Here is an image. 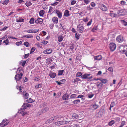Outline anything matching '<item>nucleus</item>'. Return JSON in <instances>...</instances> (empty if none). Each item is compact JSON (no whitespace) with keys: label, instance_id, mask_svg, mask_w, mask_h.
<instances>
[{"label":"nucleus","instance_id":"obj_51","mask_svg":"<svg viewBox=\"0 0 127 127\" xmlns=\"http://www.w3.org/2000/svg\"><path fill=\"white\" fill-rule=\"evenodd\" d=\"M53 10V7L52 6H50L48 12V13L51 12Z\"/></svg>","mask_w":127,"mask_h":127},{"label":"nucleus","instance_id":"obj_16","mask_svg":"<svg viewBox=\"0 0 127 127\" xmlns=\"http://www.w3.org/2000/svg\"><path fill=\"white\" fill-rule=\"evenodd\" d=\"M69 97V95L68 94H65L63 96L62 98L64 100H67Z\"/></svg>","mask_w":127,"mask_h":127},{"label":"nucleus","instance_id":"obj_41","mask_svg":"<svg viewBox=\"0 0 127 127\" xmlns=\"http://www.w3.org/2000/svg\"><path fill=\"white\" fill-rule=\"evenodd\" d=\"M62 122V125H64L65 124L68 123L69 122V121H61Z\"/></svg>","mask_w":127,"mask_h":127},{"label":"nucleus","instance_id":"obj_7","mask_svg":"<svg viewBox=\"0 0 127 127\" xmlns=\"http://www.w3.org/2000/svg\"><path fill=\"white\" fill-rule=\"evenodd\" d=\"M123 37L121 35L118 36L116 38V41L119 43H121L124 41Z\"/></svg>","mask_w":127,"mask_h":127},{"label":"nucleus","instance_id":"obj_28","mask_svg":"<svg viewBox=\"0 0 127 127\" xmlns=\"http://www.w3.org/2000/svg\"><path fill=\"white\" fill-rule=\"evenodd\" d=\"M121 23L123 25L125 26H126L127 25V22H126L124 20H122L120 21Z\"/></svg>","mask_w":127,"mask_h":127},{"label":"nucleus","instance_id":"obj_25","mask_svg":"<svg viewBox=\"0 0 127 127\" xmlns=\"http://www.w3.org/2000/svg\"><path fill=\"white\" fill-rule=\"evenodd\" d=\"M115 103L114 102H112L110 104V106L109 108L110 110L111 111V108L113 107L115 105Z\"/></svg>","mask_w":127,"mask_h":127},{"label":"nucleus","instance_id":"obj_4","mask_svg":"<svg viewBox=\"0 0 127 127\" xmlns=\"http://www.w3.org/2000/svg\"><path fill=\"white\" fill-rule=\"evenodd\" d=\"M9 123L8 121L6 119H4L2 122L0 123V127H4Z\"/></svg>","mask_w":127,"mask_h":127},{"label":"nucleus","instance_id":"obj_47","mask_svg":"<svg viewBox=\"0 0 127 127\" xmlns=\"http://www.w3.org/2000/svg\"><path fill=\"white\" fill-rule=\"evenodd\" d=\"M35 47H32L31 49V51L30 52V54H32V53L33 52L35 51Z\"/></svg>","mask_w":127,"mask_h":127},{"label":"nucleus","instance_id":"obj_50","mask_svg":"<svg viewBox=\"0 0 127 127\" xmlns=\"http://www.w3.org/2000/svg\"><path fill=\"white\" fill-rule=\"evenodd\" d=\"M93 9V8L91 7L90 5L87 7V9L89 11H90Z\"/></svg>","mask_w":127,"mask_h":127},{"label":"nucleus","instance_id":"obj_18","mask_svg":"<svg viewBox=\"0 0 127 127\" xmlns=\"http://www.w3.org/2000/svg\"><path fill=\"white\" fill-rule=\"evenodd\" d=\"M50 121H56L58 120V116L57 115L56 116H55L54 117H52L51 119H50Z\"/></svg>","mask_w":127,"mask_h":127},{"label":"nucleus","instance_id":"obj_63","mask_svg":"<svg viewBox=\"0 0 127 127\" xmlns=\"http://www.w3.org/2000/svg\"><path fill=\"white\" fill-rule=\"evenodd\" d=\"M24 1L23 0H19L18 3H23L24 2Z\"/></svg>","mask_w":127,"mask_h":127},{"label":"nucleus","instance_id":"obj_26","mask_svg":"<svg viewBox=\"0 0 127 127\" xmlns=\"http://www.w3.org/2000/svg\"><path fill=\"white\" fill-rule=\"evenodd\" d=\"M64 72V70H60L58 71V75L59 76L62 75Z\"/></svg>","mask_w":127,"mask_h":127},{"label":"nucleus","instance_id":"obj_39","mask_svg":"<svg viewBox=\"0 0 127 127\" xmlns=\"http://www.w3.org/2000/svg\"><path fill=\"white\" fill-rule=\"evenodd\" d=\"M34 19L33 18H32L30 19L29 22L31 24H33L34 23Z\"/></svg>","mask_w":127,"mask_h":127},{"label":"nucleus","instance_id":"obj_57","mask_svg":"<svg viewBox=\"0 0 127 127\" xmlns=\"http://www.w3.org/2000/svg\"><path fill=\"white\" fill-rule=\"evenodd\" d=\"M48 43V42L45 40H43L42 42H41V43H42V44L43 45H45L46 44Z\"/></svg>","mask_w":127,"mask_h":127},{"label":"nucleus","instance_id":"obj_24","mask_svg":"<svg viewBox=\"0 0 127 127\" xmlns=\"http://www.w3.org/2000/svg\"><path fill=\"white\" fill-rule=\"evenodd\" d=\"M9 1V0H5L4 1H1V3L2 4L6 5L7 4Z\"/></svg>","mask_w":127,"mask_h":127},{"label":"nucleus","instance_id":"obj_15","mask_svg":"<svg viewBox=\"0 0 127 127\" xmlns=\"http://www.w3.org/2000/svg\"><path fill=\"white\" fill-rule=\"evenodd\" d=\"M117 13L118 15L120 16H123L125 15L124 10L121 9L118 11Z\"/></svg>","mask_w":127,"mask_h":127},{"label":"nucleus","instance_id":"obj_36","mask_svg":"<svg viewBox=\"0 0 127 127\" xmlns=\"http://www.w3.org/2000/svg\"><path fill=\"white\" fill-rule=\"evenodd\" d=\"M110 15L111 17H115L117 16V14L112 13H110Z\"/></svg>","mask_w":127,"mask_h":127},{"label":"nucleus","instance_id":"obj_5","mask_svg":"<svg viewBox=\"0 0 127 127\" xmlns=\"http://www.w3.org/2000/svg\"><path fill=\"white\" fill-rule=\"evenodd\" d=\"M84 27L82 25H79L77 27V31L80 33H82L83 32Z\"/></svg>","mask_w":127,"mask_h":127},{"label":"nucleus","instance_id":"obj_55","mask_svg":"<svg viewBox=\"0 0 127 127\" xmlns=\"http://www.w3.org/2000/svg\"><path fill=\"white\" fill-rule=\"evenodd\" d=\"M108 70L111 72H112L113 71V69L111 67H109L108 69Z\"/></svg>","mask_w":127,"mask_h":127},{"label":"nucleus","instance_id":"obj_29","mask_svg":"<svg viewBox=\"0 0 127 127\" xmlns=\"http://www.w3.org/2000/svg\"><path fill=\"white\" fill-rule=\"evenodd\" d=\"M55 124L57 126H61L62 125V121L56 122L55 123Z\"/></svg>","mask_w":127,"mask_h":127},{"label":"nucleus","instance_id":"obj_19","mask_svg":"<svg viewBox=\"0 0 127 127\" xmlns=\"http://www.w3.org/2000/svg\"><path fill=\"white\" fill-rule=\"evenodd\" d=\"M52 21L55 24H57L58 22V18L57 17H54L52 18Z\"/></svg>","mask_w":127,"mask_h":127},{"label":"nucleus","instance_id":"obj_31","mask_svg":"<svg viewBox=\"0 0 127 127\" xmlns=\"http://www.w3.org/2000/svg\"><path fill=\"white\" fill-rule=\"evenodd\" d=\"M44 13V11L43 10H41L39 12V15L40 16H43Z\"/></svg>","mask_w":127,"mask_h":127},{"label":"nucleus","instance_id":"obj_59","mask_svg":"<svg viewBox=\"0 0 127 127\" xmlns=\"http://www.w3.org/2000/svg\"><path fill=\"white\" fill-rule=\"evenodd\" d=\"M59 3V2H55L54 3L52 4L51 5L52 6H55L56 5H57Z\"/></svg>","mask_w":127,"mask_h":127},{"label":"nucleus","instance_id":"obj_20","mask_svg":"<svg viewBox=\"0 0 127 127\" xmlns=\"http://www.w3.org/2000/svg\"><path fill=\"white\" fill-rule=\"evenodd\" d=\"M69 12L68 10H66L64 12V15L65 16L68 17L70 16Z\"/></svg>","mask_w":127,"mask_h":127},{"label":"nucleus","instance_id":"obj_37","mask_svg":"<svg viewBox=\"0 0 127 127\" xmlns=\"http://www.w3.org/2000/svg\"><path fill=\"white\" fill-rule=\"evenodd\" d=\"M24 45L27 47H28L30 46V44L28 42H25L24 43Z\"/></svg>","mask_w":127,"mask_h":127},{"label":"nucleus","instance_id":"obj_43","mask_svg":"<svg viewBox=\"0 0 127 127\" xmlns=\"http://www.w3.org/2000/svg\"><path fill=\"white\" fill-rule=\"evenodd\" d=\"M84 97V95H79L78 97H77V98H81L82 100H85V98H83V97Z\"/></svg>","mask_w":127,"mask_h":127},{"label":"nucleus","instance_id":"obj_60","mask_svg":"<svg viewBox=\"0 0 127 127\" xmlns=\"http://www.w3.org/2000/svg\"><path fill=\"white\" fill-rule=\"evenodd\" d=\"M126 2L124 0H122L121 1V4L123 5L125 4Z\"/></svg>","mask_w":127,"mask_h":127},{"label":"nucleus","instance_id":"obj_49","mask_svg":"<svg viewBox=\"0 0 127 127\" xmlns=\"http://www.w3.org/2000/svg\"><path fill=\"white\" fill-rule=\"evenodd\" d=\"M74 45L73 44H71L69 46L70 49L71 50H72L74 49Z\"/></svg>","mask_w":127,"mask_h":127},{"label":"nucleus","instance_id":"obj_13","mask_svg":"<svg viewBox=\"0 0 127 127\" xmlns=\"http://www.w3.org/2000/svg\"><path fill=\"white\" fill-rule=\"evenodd\" d=\"M49 75L51 78H53L55 77L56 74L52 71H50L49 73Z\"/></svg>","mask_w":127,"mask_h":127},{"label":"nucleus","instance_id":"obj_44","mask_svg":"<svg viewBox=\"0 0 127 127\" xmlns=\"http://www.w3.org/2000/svg\"><path fill=\"white\" fill-rule=\"evenodd\" d=\"M3 43H5L6 45H7L9 43L8 39H6L5 40H4L3 41Z\"/></svg>","mask_w":127,"mask_h":127},{"label":"nucleus","instance_id":"obj_56","mask_svg":"<svg viewBox=\"0 0 127 127\" xmlns=\"http://www.w3.org/2000/svg\"><path fill=\"white\" fill-rule=\"evenodd\" d=\"M92 22V20L91 19V20L90 21H89L88 22V23H87V26H88L90 25L91 24Z\"/></svg>","mask_w":127,"mask_h":127},{"label":"nucleus","instance_id":"obj_9","mask_svg":"<svg viewBox=\"0 0 127 127\" xmlns=\"http://www.w3.org/2000/svg\"><path fill=\"white\" fill-rule=\"evenodd\" d=\"M23 97L25 99H26L28 98L29 97V94L27 93H26V91H24L22 92Z\"/></svg>","mask_w":127,"mask_h":127},{"label":"nucleus","instance_id":"obj_30","mask_svg":"<svg viewBox=\"0 0 127 127\" xmlns=\"http://www.w3.org/2000/svg\"><path fill=\"white\" fill-rule=\"evenodd\" d=\"M80 102V100L79 99H77L74 100L73 103L74 104H76L79 103Z\"/></svg>","mask_w":127,"mask_h":127},{"label":"nucleus","instance_id":"obj_23","mask_svg":"<svg viewBox=\"0 0 127 127\" xmlns=\"http://www.w3.org/2000/svg\"><path fill=\"white\" fill-rule=\"evenodd\" d=\"M25 4L27 6L29 7L32 5V3L30 1H27L26 3H25Z\"/></svg>","mask_w":127,"mask_h":127},{"label":"nucleus","instance_id":"obj_14","mask_svg":"<svg viewBox=\"0 0 127 127\" xmlns=\"http://www.w3.org/2000/svg\"><path fill=\"white\" fill-rule=\"evenodd\" d=\"M55 12L57 14L58 17L60 18H61L62 16V14L59 10H56Z\"/></svg>","mask_w":127,"mask_h":127},{"label":"nucleus","instance_id":"obj_22","mask_svg":"<svg viewBox=\"0 0 127 127\" xmlns=\"http://www.w3.org/2000/svg\"><path fill=\"white\" fill-rule=\"evenodd\" d=\"M72 117L73 119H77L78 118V115L76 113H74L72 115Z\"/></svg>","mask_w":127,"mask_h":127},{"label":"nucleus","instance_id":"obj_52","mask_svg":"<svg viewBox=\"0 0 127 127\" xmlns=\"http://www.w3.org/2000/svg\"><path fill=\"white\" fill-rule=\"evenodd\" d=\"M91 5L92 6L94 7L95 6L96 4L94 2H92L91 3Z\"/></svg>","mask_w":127,"mask_h":127},{"label":"nucleus","instance_id":"obj_6","mask_svg":"<svg viewBox=\"0 0 127 127\" xmlns=\"http://www.w3.org/2000/svg\"><path fill=\"white\" fill-rule=\"evenodd\" d=\"M110 48L111 51H113L116 49V45L114 43H111L109 44Z\"/></svg>","mask_w":127,"mask_h":127},{"label":"nucleus","instance_id":"obj_53","mask_svg":"<svg viewBox=\"0 0 127 127\" xmlns=\"http://www.w3.org/2000/svg\"><path fill=\"white\" fill-rule=\"evenodd\" d=\"M84 1L86 4H88L90 2L89 0H84Z\"/></svg>","mask_w":127,"mask_h":127},{"label":"nucleus","instance_id":"obj_54","mask_svg":"<svg viewBox=\"0 0 127 127\" xmlns=\"http://www.w3.org/2000/svg\"><path fill=\"white\" fill-rule=\"evenodd\" d=\"M123 47V48H124V50H123V52H125V48H126V49H127V45H126L124 46H123L121 45L120 46V47Z\"/></svg>","mask_w":127,"mask_h":127},{"label":"nucleus","instance_id":"obj_2","mask_svg":"<svg viewBox=\"0 0 127 127\" xmlns=\"http://www.w3.org/2000/svg\"><path fill=\"white\" fill-rule=\"evenodd\" d=\"M31 105L29 103H25L23 104L22 106V108H21L20 110H19L18 112L19 113H21L22 112H23L25 109L27 108V107H30Z\"/></svg>","mask_w":127,"mask_h":127},{"label":"nucleus","instance_id":"obj_8","mask_svg":"<svg viewBox=\"0 0 127 127\" xmlns=\"http://www.w3.org/2000/svg\"><path fill=\"white\" fill-rule=\"evenodd\" d=\"M99 6L100 8L103 11H106L108 10L107 7L104 5L101 4H100Z\"/></svg>","mask_w":127,"mask_h":127},{"label":"nucleus","instance_id":"obj_1","mask_svg":"<svg viewBox=\"0 0 127 127\" xmlns=\"http://www.w3.org/2000/svg\"><path fill=\"white\" fill-rule=\"evenodd\" d=\"M90 75V74H84L82 75V73L79 72H78L76 74V76L77 77H79L81 76L82 78L87 79L88 80L92 78V76Z\"/></svg>","mask_w":127,"mask_h":127},{"label":"nucleus","instance_id":"obj_17","mask_svg":"<svg viewBox=\"0 0 127 127\" xmlns=\"http://www.w3.org/2000/svg\"><path fill=\"white\" fill-rule=\"evenodd\" d=\"M24 19L22 18L21 17H19L18 18L16 19V21L17 22H24Z\"/></svg>","mask_w":127,"mask_h":127},{"label":"nucleus","instance_id":"obj_21","mask_svg":"<svg viewBox=\"0 0 127 127\" xmlns=\"http://www.w3.org/2000/svg\"><path fill=\"white\" fill-rule=\"evenodd\" d=\"M94 59L95 60H100L102 59L101 56V55H99L96 56H95L94 57Z\"/></svg>","mask_w":127,"mask_h":127},{"label":"nucleus","instance_id":"obj_33","mask_svg":"<svg viewBox=\"0 0 127 127\" xmlns=\"http://www.w3.org/2000/svg\"><path fill=\"white\" fill-rule=\"evenodd\" d=\"M42 84H39L37 85L35 87V88L37 89L38 88H40L42 87Z\"/></svg>","mask_w":127,"mask_h":127},{"label":"nucleus","instance_id":"obj_42","mask_svg":"<svg viewBox=\"0 0 127 127\" xmlns=\"http://www.w3.org/2000/svg\"><path fill=\"white\" fill-rule=\"evenodd\" d=\"M108 82V80L105 79H102L101 80V82L103 84H106Z\"/></svg>","mask_w":127,"mask_h":127},{"label":"nucleus","instance_id":"obj_61","mask_svg":"<svg viewBox=\"0 0 127 127\" xmlns=\"http://www.w3.org/2000/svg\"><path fill=\"white\" fill-rule=\"evenodd\" d=\"M16 88L17 89H19L20 91H21V92H22V91H21L22 90L21 88V86H18L16 87Z\"/></svg>","mask_w":127,"mask_h":127},{"label":"nucleus","instance_id":"obj_3","mask_svg":"<svg viewBox=\"0 0 127 127\" xmlns=\"http://www.w3.org/2000/svg\"><path fill=\"white\" fill-rule=\"evenodd\" d=\"M23 76L22 73H21L19 74H17L15 77V79L16 80V82L17 83V81H19L22 79V77Z\"/></svg>","mask_w":127,"mask_h":127},{"label":"nucleus","instance_id":"obj_48","mask_svg":"<svg viewBox=\"0 0 127 127\" xmlns=\"http://www.w3.org/2000/svg\"><path fill=\"white\" fill-rule=\"evenodd\" d=\"M97 26L95 27L92 29L91 31L93 32H95V31L97 30Z\"/></svg>","mask_w":127,"mask_h":127},{"label":"nucleus","instance_id":"obj_62","mask_svg":"<svg viewBox=\"0 0 127 127\" xmlns=\"http://www.w3.org/2000/svg\"><path fill=\"white\" fill-rule=\"evenodd\" d=\"M76 1L75 0H73L71 2V5H73L75 4Z\"/></svg>","mask_w":127,"mask_h":127},{"label":"nucleus","instance_id":"obj_27","mask_svg":"<svg viewBox=\"0 0 127 127\" xmlns=\"http://www.w3.org/2000/svg\"><path fill=\"white\" fill-rule=\"evenodd\" d=\"M81 80L79 78H77L75 79L73 81V83L76 84H77L78 81H80Z\"/></svg>","mask_w":127,"mask_h":127},{"label":"nucleus","instance_id":"obj_58","mask_svg":"<svg viewBox=\"0 0 127 127\" xmlns=\"http://www.w3.org/2000/svg\"><path fill=\"white\" fill-rule=\"evenodd\" d=\"M8 28V27L6 26H5L3 28L1 29V31H5Z\"/></svg>","mask_w":127,"mask_h":127},{"label":"nucleus","instance_id":"obj_32","mask_svg":"<svg viewBox=\"0 0 127 127\" xmlns=\"http://www.w3.org/2000/svg\"><path fill=\"white\" fill-rule=\"evenodd\" d=\"M34 101V100L31 98H30L27 100V102L28 103H32Z\"/></svg>","mask_w":127,"mask_h":127},{"label":"nucleus","instance_id":"obj_34","mask_svg":"<svg viewBox=\"0 0 127 127\" xmlns=\"http://www.w3.org/2000/svg\"><path fill=\"white\" fill-rule=\"evenodd\" d=\"M63 37L61 35L59 36L58 37V41L59 42H61L63 40Z\"/></svg>","mask_w":127,"mask_h":127},{"label":"nucleus","instance_id":"obj_11","mask_svg":"<svg viewBox=\"0 0 127 127\" xmlns=\"http://www.w3.org/2000/svg\"><path fill=\"white\" fill-rule=\"evenodd\" d=\"M52 51V49L48 48L44 50L43 53L45 54H49L51 53Z\"/></svg>","mask_w":127,"mask_h":127},{"label":"nucleus","instance_id":"obj_10","mask_svg":"<svg viewBox=\"0 0 127 127\" xmlns=\"http://www.w3.org/2000/svg\"><path fill=\"white\" fill-rule=\"evenodd\" d=\"M99 106L98 105L96 104L95 103L91 105L90 107L93 110H95L97 109Z\"/></svg>","mask_w":127,"mask_h":127},{"label":"nucleus","instance_id":"obj_46","mask_svg":"<svg viewBox=\"0 0 127 127\" xmlns=\"http://www.w3.org/2000/svg\"><path fill=\"white\" fill-rule=\"evenodd\" d=\"M114 120H112L109 123L108 125L110 126H111L114 123Z\"/></svg>","mask_w":127,"mask_h":127},{"label":"nucleus","instance_id":"obj_45","mask_svg":"<svg viewBox=\"0 0 127 127\" xmlns=\"http://www.w3.org/2000/svg\"><path fill=\"white\" fill-rule=\"evenodd\" d=\"M76 95L75 94H73L71 95L70 96V98H77Z\"/></svg>","mask_w":127,"mask_h":127},{"label":"nucleus","instance_id":"obj_64","mask_svg":"<svg viewBox=\"0 0 127 127\" xmlns=\"http://www.w3.org/2000/svg\"><path fill=\"white\" fill-rule=\"evenodd\" d=\"M125 121H122L121 123V126L123 127L124 125L125 124Z\"/></svg>","mask_w":127,"mask_h":127},{"label":"nucleus","instance_id":"obj_40","mask_svg":"<svg viewBox=\"0 0 127 127\" xmlns=\"http://www.w3.org/2000/svg\"><path fill=\"white\" fill-rule=\"evenodd\" d=\"M48 110V108L47 107H46L42 109V112H46Z\"/></svg>","mask_w":127,"mask_h":127},{"label":"nucleus","instance_id":"obj_12","mask_svg":"<svg viewBox=\"0 0 127 127\" xmlns=\"http://www.w3.org/2000/svg\"><path fill=\"white\" fill-rule=\"evenodd\" d=\"M43 19L40 18H38L37 20H35V23L38 24H41L43 22Z\"/></svg>","mask_w":127,"mask_h":127},{"label":"nucleus","instance_id":"obj_38","mask_svg":"<svg viewBox=\"0 0 127 127\" xmlns=\"http://www.w3.org/2000/svg\"><path fill=\"white\" fill-rule=\"evenodd\" d=\"M80 35V34L76 32L75 33V38L78 39L79 38V37Z\"/></svg>","mask_w":127,"mask_h":127},{"label":"nucleus","instance_id":"obj_35","mask_svg":"<svg viewBox=\"0 0 127 127\" xmlns=\"http://www.w3.org/2000/svg\"><path fill=\"white\" fill-rule=\"evenodd\" d=\"M24 37H26L28 38H32L33 37V36L32 35H24L22 37V38Z\"/></svg>","mask_w":127,"mask_h":127}]
</instances>
